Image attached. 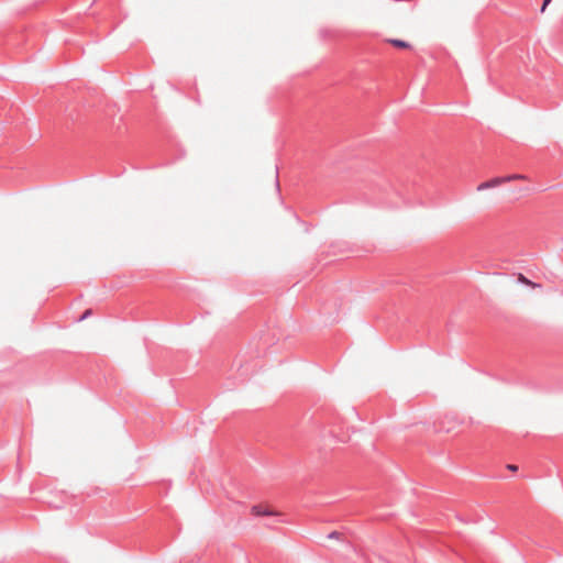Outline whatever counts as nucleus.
<instances>
[{"instance_id":"obj_5","label":"nucleus","mask_w":563,"mask_h":563,"mask_svg":"<svg viewBox=\"0 0 563 563\" xmlns=\"http://www.w3.org/2000/svg\"><path fill=\"white\" fill-rule=\"evenodd\" d=\"M91 313H92V310H91V309L86 310V311L82 313V316L79 318V321H82V320L87 319L89 316H91Z\"/></svg>"},{"instance_id":"obj_6","label":"nucleus","mask_w":563,"mask_h":563,"mask_svg":"<svg viewBox=\"0 0 563 563\" xmlns=\"http://www.w3.org/2000/svg\"><path fill=\"white\" fill-rule=\"evenodd\" d=\"M552 0H543L540 11L543 13Z\"/></svg>"},{"instance_id":"obj_8","label":"nucleus","mask_w":563,"mask_h":563,"mask_svg":"<svg viewBox=\"0 0 563 563\" xmlns=\"http://www.w3.org/2000/svg\"><path fill=\"white\" fill-rule=\"evenodd\" d=\"M507 468H508V470H510V471H512V472H515V471H517V470H518V466H517V465H515V464H508V465H507Z\"/></svg>"},{"instance_id":"obj_7","label":"nucleus","mask_w":563,"mask_h":563,"mask_svg":"<svg viewBox=\"0 0 563 563\" xmlns=\"http://www.w3.org/2000/svg\"><path fill=\"white\" fill-rule=\"evenodd\" d=\"M340 536V533L338 531H332L328 534V538L329 539H334V538H338Z\"/></svg>"},{"instance_id":"obj_9","label":"nucleus","mask_w":563,"mask_h":563,"mask_svg":"<svg viewBox=\"0 0 563 563\" xmlns=\"http://www.w3.org/2000/svg\"><path fill=\"white\" fill-rule=\"evenodd\" d=\"M276 187L279 188V180H278V176H276Z\"/></svg>"},{"instance_id":"obj_2","label":"nucleus","mask_w":563,"mask_h":563,"mask_svg":"<svg viewBox=\"0 0 563 563\" xmlns=\"http://www.w3.org/2000/svg\"><path fill=\"white\" fill-rule=\"evenodd\" d=\"M252 514L255 516H272L273 511L264 509L261 505H254L252 507Z\"/></svg>"},{"instance_id":"obj_3","label":"nucleus","mask_w":563,"mask_h":563,"mask_svg":"<svg viewBox=\"0 0 563 563\" xmlns=\"http://www.w3.org/2000/svg\"><path fill=\"white\" fill-rule=\"evenodd\" d=\"M389 43L397 48H409L410 44L404 40L391 38Z\"/></svg>"},{"instance_id":"obj_4","label":"nucleus","mask_w":563,"mask_h":563,"mask_svg":"<svg viewBox=\"0 0 563 563\" xmlns=\"http://www.w3.org/2000/svg\"><path fill=\"white\" fill-rule=\"evenodd\" d=\"M519 282L522 283V284H526V285H531V286H538L537 284L532 283L531 280H529L526 276H523L522 274H519Z\"/></svg>"},{"instance_id":"obj_1","label":"nucleus","mask_w":563,"mask_h":563,"mask_svg":"<svg viewBox=\"0 0 563 563\" xmlns=\"http://www.w3.org/2000/svg\"><path fill=\"white\" fill-rule=\"evenodd\" d=\"M501 181H503L501 178H493V179H490L488 181H484V183L479 184L478 187H477V190L482 191L484 189H488V188L495 187V186L499 185Z\"/></svg>"}]
</instances>
